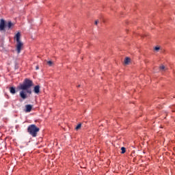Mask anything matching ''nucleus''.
Wrapping results in <instances>:
<instances>
[{
	"label": "nucleus",
	"instance_id": "nucleus-7",
	"mask_svg": "<svg viewBox=\"0 0 175 175\" xmlns=\"http://www.w3.org/2000/svg\"><path fill=\"white\" fill-rule=\"evenodd\" d=\"M7 27L8 28V29H11L12 27H14V24H13V23H12V21H9Z\"/></svg>",
	"mask_w": 175,
	"mask_h": 175
},
{
	"label": "nucleus",
	"instance_id": "nucleus-6",
	"mask_svg": "<svg viewBox=\"0 0 175 175\" xmlns=\"http://www.w3.org/2000/svg\"><path fill=\"white\" fill-rule=\"evenodd\" d=\"M31 110H32V105H25V112L30 113Z\"/></svg>",
	"mask_w": 175,
	"mask_h": 175
},
{
	"label": "nucleus",
	"instance_id": "nucleus-13",
	"mask_svg": "<svg viewBox=\"0 0 175 175\" xmlns=\"http://www.w3.org/2000/svg\"><path fill=\"white\" fill-rule=\"evenodd\" d=\"M47 64L49 65V66H53V62H51V61H48V62H47Z\"/></svg>",
	"mask_w": 175,
	"mask_h": 175
},
{
	"label": "nucleus",
	"instance_id": "nucleus-9",
	"mask_svg": "<svg viewBox=\"0 0 175 175\" xmlns=\"http://www.w3.org/2000/svg\"><path fill=\"white\" fill-rule=\"evenodd\" d=\"M131 61V59L129 57H126L124 59V64L125 65H128Z\"/></svg>",
	"mask_w": 175,
	"mask_h": 175
},
{
	"label": "nucleus",
	"instance_id": "nucleus-16",
	"mask_svg": "<svg viewBox=\"0 0 175 175\" xmlns=\"http://www.w3.org/2000/svg\"><path fill=\"white\" fill-rule=\"evenodd\" d=\"M36 70H38L39 69V66H37L36 67Z\"/></svg>",
	"mask_w": 175,
	"mask_h": 175
},
{
	"label": "nucleus",
	"instance_id": "nucleus-2",
	"mask_svg": "<svg viewBox=\"0 0 175 175\" xmlns=\"http://www.w3.org/2000/svg\"><path fill=\"white\" fill-rule=\"evenodd\" d=\"M21 33L20 32H18L15 36H14V40L16 42V51L18 54H20L21 53V49H23V46H24V44L23 42H21Z\"/></svg>",
	"mask_w": 175,
	"mask_h": 175
},
{
	"label": "nucleus",
	"instance_id": "nucleus-14",
	"mask_svg": "<svg viewBox=\"0 0 175 175\" xmlns=\"http://www.w3.org/2000/svg\"><path fill=\"white\" fill-rule=\"evenodd\" d=\"M159 46H156L155 48H154V50L156 51H158V50H159Z\"/></svg>",
	"mask_w": 175,
	"mask_h": 175
},
{
	"label": "nucleus",
	"instance_id": "nucleus-3",
	"mask_svg": "<svg viewBox=\"0 0 175 175\" xmlns=\"http://www.w3.org/2000/svg\"><path fill=\"white\" fill-rule=\"evenodd\" d=\"M39 131H40V129L35 124H30L27 127V132L31 135V136H32V137H36Z\"/></svg>",
	"mask_w": 175,
	"mask_h": 175
},
{
	"label": "nucleus",
	"instance_id": "nucleus-12",
	"mask_svg": "<svg viewBox=\"0 0 175 175\" xmlns=\"http://www.w3.org/2000/svg\"><path fill=\"white\" fill-rule=\"evenodd\" d=\"M80 128H81V124H79L76 126L75 129H76V131H79V129H80Z\"/></svg>",
	"mask_w": 175,
	"mask_h": 175
},
{
	"label": "nucleus",
	"instance_id": "nucleus-15",
	"mask_svg": "<svg viewBox=\"0 0 175 175\" xmlns=\"http://www.w3.org/2000/svg\"><path fill=\"white\" fill-rule=\"evenodd\" d=\"M98 23H99V21H95V25H98Z\"/></svg>",
	"mask_w": 175,
	"mask_h": 175
},
{
	"label": "nucleus",
	"instance_id": "nucleus-8",
	"mask_svg": "<svg viewBox=\"0 0 175 175\" xmlns=\"http://www.w3.org/2000/svg\"><path fill=\"white\" fill-rule=\"evenodd\" d=\"M159 69L161 72H165L166 70V67L163 65L159 66Z\"/></svg>",
	"mask_w": 175,
	"mask_h": 175
},
{
	"label": "nucleus",
	"instance_id": "nucleus-5",
	"mask_svg": "<svg viewBox=\"0 0 175 175\" xmlns=\"http://www.w3.org/2000/svg\"><path fill=\"white\" fill-rule=\"evenodd\" d=\"M33 92L37 94H39V92H40V86L38 85H36L33 88Z\"/></svg>",
	"mask_w": 175,
	"mask_h": 175
},
{
	"label": "nucleus",
	"instance_id": "nucleus-10",
	"mask_svg": "<svg viewBox=\"0 0 175 175\" xmlns=\"http://www.w3.org/2000/svg\"><path fill=\"white\" fill-rule=\"evenodd\" d=\"M10 91L11 94H16V88H14L13 87L10 88Z\"/></svg>",
	"mask_w": 175,
	"mask_h": 175
},
{
	"label": "nucleus",
	"instance_id": "nucleus-4",
	"mask_svg": "<svg viewBox=\"0 0 175 175\" xmlns=\"http://www.w3.org/2000/svg\"><path fill=\"white\" fill-rule=\"evenodd\" d=\"M5 27H6V23L5 22V20L1 19L0 20V31H4Z\"/></svg>",
	"mask_w": 175,
	"mask_h": 175
},
{
	"label": "nucleus",
	"instance_id": "nucleus-1",
	"mask_svg": "<svg viewBox=\"0 0 175 175\" xmlns=\"http://www.w3.org/2000/svg\"><path fill=\"white\" fill-rule=\"evenodd\" d=\"M33 85V82L31 79H25L22 84H21L18 87L19 90H22L19 95L21 98L24 100L28 98V95L27 94H32V90H31V87Z\"/></svg>",
	"mask_w": 175,
	"mask_h": 175
},
{
	"label": "nucleus",
	"instance_id": "nucleus-11",
	"mask_svg": "<svg viewBox=\"0 0 175 175\" xmlns=\"http://www.w3.org/2000/svg\"><path fill=\"white\" fill-rule=\"evenodd\" d=\"M121 154H125L126 149L125 148V147H122L121 148Z\"/></svg>",
	"mask_w": 175,
	"mask_h": 175
}]
</instances>
